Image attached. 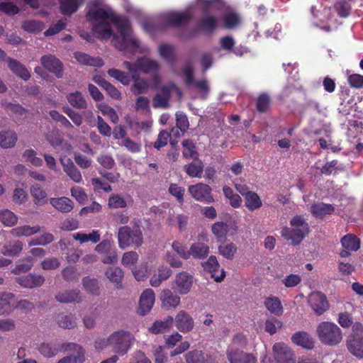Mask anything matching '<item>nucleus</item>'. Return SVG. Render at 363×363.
<instances>
[{
    "mask_svg": "<svg viewBox=\"0 0 363 363\" xmlns=\"http://www.w3.org/2000/svg\"><path fill=\"white\" fill-rule=\"evenodd\" d=\"M316 335L320 342L327 346L337 345L342 340L341 329L329 321H323L318 325Z\"/></svg>",
    "mask_w": 363,
    "mask_h": 363,
    "instance_id": "3",
    "label": "nucleus"
},
{
    "mask_svg": "<svg viewBox=\"0 0 363 363\" xmlns=\"http://www.w3.org/2000/svg\"><path fill=\"white\" fill-rule=\"evenodd\" d=\"M174 88H176L174 84H172L169 86H163L160 89V92L156 94L153 98V106L155 108H168L171 93Z\"/></svg>",
    "mask_w": 363,
    "mask_h": 363,
    "instance_id": "17",
    "label": "nucleus"
},
{
    "mask_svg": "<svg viewBox=\"0 0 363 363\" xmlns=\"http://www.w3.org/2000/svg\"><path fill=\"white\" fill-rule=\"evenodd\" d=\"M82 284L85 289V290L94 296L99 295L100 293V289L99 286V282L96 279L94 278H90L89 277H84L82 279Z\"/></svg>",
    "mask_w": 363,
    "mask_h": 363,
    "instance_id": "52",
    "label": "nucleus"
},
{
    "mask_svg": "<svg viewBox=\"0 0 363 363\" xmlns=\"http://www.w3.org/2000/svg\"><path fill=\"white\" fill-rule=\"evenodd\" d=\"M204 271L211 274V278L216 282L222 281L225 277V272L220 269V264L214 255L210 256L208 259L202 263Z\"/></svg>",
    "mask_w": 363,
    "mask_h": 363,
    "instance_id": "10",
    "label": "nucleus"
},
{
    "mask_svg": "<svg viewBox=\"0 0 363 363\" xmlns=\"http://www.w3.org/2000/svg\"><path fill=\"white\" fill-rule=\"evenodd\" d=\"M72 237L74 240H79L81 243L87 242L89 241L96 243L100 240V234L96 230H93L89 234L76 233L72 235Z\"/></svg>",
    "mask_w": 363,
    "mask_h": 363,
    "instance_id": "50",
    "label": "nucleus"
},
{
    "mask_svg": "<svg viewBox=\"0 0 363 363\" xmlns=\"http://www.w3.org/2000/svg\"><path fill=\"white\" fill-rule=\"evenodd\" d=\"M209 238L206 233L201 232L196 237V241L189 247L190 257L196 259H204L210 253Z\"/></svg>",
    "mask_w": 363,
    "mask_h": 363,
    "instance_id": "6",
    "label": "nucleus"
},
{
    "mask_svg": "<svg viewBox=\"0 0 363 363\" xmlns=\"http://www.w3.org/2000/svg\"><path fill=\"white\" fill-rule=\"evenodd\" d=\"M271 102V99L267 94H261L256 100L257 110L260 113L267 112L270 107Z\"/></svg>",
    "mask_w": 363,
    "mask_h": 363,
    "instance_id": "54",
    "label": "nucleus"
},
{
    "mask_svg": "<svg viewBox=\"0 0 363 363\" xmlns=\"http://www.w3.org/2000/svg\"><path fill=\"white\" fill-rule=\"evenodd\" d=\"M274 357L278 363H296L294 354L286 345L277 342L273 346Z\"/></svg>",
    "mask_w": 363,
    "mask_h": 363,
    "instance_id": "11",
    "label": "nucleus"
},
{
    "mask_svg": "<svg viewBox=\"0 0 363 363\" xmlns=\"http://www.w3.org/2000/svg\"><path fill=\"white\" fill-rule=\"evenodd\" d=\"M23 155L26 158V160L28 162H30L33 165L36 167L42 166V159L36 157V152L33 149L26 150Z\"/></svg>",
    "mask_w": 363,
    "mask_h": 363,
    "instance_id": "62",
    "label": "nucleus"
},
{
    "mask_svg": "<svg viewBox=\"0 0 363 363\" xmlns=\"http://www.w3.org/2000/svg\"><path fill=\"white\" fill-rule=\"evenodd\" d=\"M14 294L10 292H0V314L11 311V302L14 299Z\"/></svg>",
    "mask_w": 363,
    "mask_h": 363,
    "instance_id": "48",
    "label": "nucleus"
},
{
    "mask_svg": "<svg viewBox=\"0 0 363 363\" xmlns=\"http://www.w3.org/2000/svg\"><path fill=\"white\" fill-rule=\"evenodd\" d=\"M15 281L23 288L33 289L41 286L45 282V278L42 275L30 273L16 277Z\"/></svg>",
    "mask_w": 363,
    "mask_h": 363,
    "instance_id": "15",
    "label": "nucleus"
},
{
    "mask_svg": "<svg viewBox=\"0 0 363 363\" xmlns=\"http://www.w3.org/2000/svg\"><path fill=\"white\" fill-rule=\"evenodd\" d=\"M106 276L111 282L116 284L117 288L121 287L123 272L120 267H111L108 268Z\"/></svg>",
    "mask_w": 363,
    "mask_h": 363,
    "instance_id": "40",
    "label": "nucleus"
},
{
    "mask_svg": "<svg viewBox=\"0 0 363 363\" xmlns=\"http://www.w3.org/2000/svg\"><path fill=\"white\" fill-rule=\"evenodd\" d=\"M183 147L182 155L185 159L199 158V152L196 146L192 140H184L182 143Z\"/></svg>",
    "mask_w": 363,
    "mask_h": 363,
    "instance_id": "39",
    "label": "nucleus"
},
{
    "mask_svg": "<svg viewBox=\"0 0 363 363\" xmlns=\"http://www.w3.org/2000/svg\"><path fill=\"white\" fill-rule=\"evenodd\" d=\"M6 60L8 62L9 69L13 74L25 81L30 79V74L28 70L19 61L11 57H6Z\"/></svg>",
    "mask_w": 363,
    "mask_h": 363,
    "instance_id": "27",
    "label": "nucleus"
},
{
    "mask_svg": "<svg viewBox=\"0 0 363 363\" xmlns=\"http://www.w3.org/2000/svg\"><path fill=\"white\" fill-rule=\"evenodd\" d=\"M74 55L75 59L82 65L94 67H101L104 65L102 59L99 57H91L84 52H76Z\"/></svg>",
    "mask_w": 363,
    "mask_h": 363,
    "instance_id": "37",
    "label": "nucleus"
},
{
    "mask_svg": "<svg viewBox=\"0 0 363 363\" xmlns=\"http://www.w3.org/2000/svg\"><path fill=\"white\" fill-rule=\"evenodd\" d=\"M173 323V317L169 315L164 320H155L148 330L150 333L155 335L164 333L172 328Z\"/></svg>",
    "mask_w": 363,
    "mask_h": 363,
    "instance_id": "25",
    "label": "nucleus"
},
{
    "mask_svg": "<svg viewBox=\"0 0 363 363\" xmlns=\"http://www.w3.org/2000/svg\"><path fill=\"white\" fill-rule=\"evenodd\" d=\"M57 324L60 328L72 329L76 327L77 323L72 315H60L57 318Z\"/></svg>",
    "mask_w": 363,
    "mask_h": 363,
    "instance_id": "56",
    "label": "nucleus"
},
{
    "mask_svg": "<svg viewBox=\"0 0 363 363\" xmlns=\"http://www.w3.org/2000/svg\"><path fill=\"white\" fill-rule=\"evenodd\" d=\"M184 189L177 184H171L169 187V192L176 197L177 201L182 204L184 203Z\"/></svg>",
    "mask_w": 363,
    "mask_h": 363,
    "instance_id": "63",
    "label": "nucleus"
},
{
    "mask_svg": "<svg viewBox=\"0 0 363 363\" xmlns=\"http://www.w3.org/2000/svg\"><path fill=\"white\" fill-rule=\"evenodd\" d=\"M40 231V226L37 225L34 226H30L28 225H24L21 226H18L14 228H12L10 230V234L16 238L20 237H30Z\"/></svg>",
    "mask_w": 363,
    "mask_h": 363,
    "instance_id": "31",
    "label": "nucleus"
},
{
    "mask_svg": "<svg viewBox=\"0 0 363 363\" xmlns=\"http://www.w3.org/2000/svg\"><path fill=\"white\" fill-rule=\"evenodd\" d=\"M155 298L153 290L151 289H145L140 296L138 313L141 315H146L152 308Z\"/></svg>",
    "mask_w": 363,
    "mask_h": 363,
    "instance_id": "19",
    "label": "nucleus"
},
{
    "mask_svg": "<svg viewBox=\"0 0 363 363\" xmlns=\"http://www.w3.org/2000/svg\"><path fill=\"white\" fill-rule=\"evenodd\" d=\"M245 206L250 211H254L262 206V201L259 196L255 191L251 192L244 197Z\"/></svg>",
    "mask_w": 363,
    "mask_h": 363,
    "instance_id": "41",
    "label": "nucleus"
},
{
    "mask_svg": "<svg viewBox=\"0 0 363 363\" xmlns=\"http://www.w3.org/2000/svg\"><path fill=\"white\" fill-rule=\"evenodd\" d=\"M264 306L267 310L275 315H279L283 312L281 303L278 297L270 296L266 298Z\"/></svg>",
    "mask_w": 363,
    "mask_h": 363,
    "instance_id": "46",
    "label": "nucleus"
},
{
    "mask_svg": "<svg viewBox=\"0 0 363 363\" xmlns=\"http://www.w3.org/2000/svg\"><path fill=\"white\" fill-rule=\"evenodd\" d=\"M134 341L133 335L128 331L118 330L109 336V346L113 352L120 355L125 354Z\"/></svg>",
    "mask_w": 363,
    "mask_h": 363,
    "instance_id": "5",
    "label": "nucleus"
},
{
    "mask_svg": "<svg viewBox=\"0 0 363 363\" xmlns=\"http://www.w3.org/2000/svg\"><path fill=\"white\" fill-rule=\"evenodd\" d=\"M347 347L354 356L363 358V337L348 336Z\"/></svg>",
    "mask_w": 363,
    "mask_h": 363,
    "instance_id": "24",
    "label": "nucleus"
},
{
    "mask_svg": "<svg viewBox=\"0 0 363 363\" xmlns=\"http://www.w3.org/2000/svg\"><path fill=\"white\" fill-rule=\"evenodd\" d=\"M138 64L140 65V71L146 74L157 72L159 69L157 61L147 57H139Z\"/></svg>",
    "mask_w": 363,
    "mask_h": 363,
    "instance_id": "45",
    "label": "nucleus"
},
{
    "mask_svg": "<svg viewBox=\"0 0 363 363\" xmlns=\"http://www.w3.org/2000/svg\"><path fill=\"white\" fill-rule=\"evenodd\" d=\"M177 128L182 133L186 132L189 126L188 118L183 112H177L176 113Z\"/></svg>",
    "mask_w": 363,
    "mask_h": 363,
    "instance_id": "61",
    "label": "nucleus"
},
{
    "mask_svg": "<svg viewBox=\"0 0 363 363\" xmlns=\"http://www.w3.org/2000/svg\"><path fill=\"white\" fill-rule=\"evenodd\" d=\"M55 298L61 303H79L81 301L80 291L77 289L59 293Z\"/></svg>",
    "mask_w": 363,
    "mask_h": 363,
    "instance_id": "38",
    "label": "nucleus"
},
{
    "mask_svg": "<svg viewBox=\"0 0 363 363\" xmlns=\"http://www.w3.org/2000/svg\"><path fill=\"white\" fill-rule=\"evenodd\" d=\"M50 203L55 209L62 213H69L73 209L74 207L72 201L65 196L51 198L50 199Z\"/></svg>",
    "mask_w": 363,
    "mask_h": 363,
    "instance_id": "29",
    "label": "nucleus"
},
{
    "mask_svg": "<svg viewBox=\"0 0 363 363\" xmlns=\"http://www.w3.org/2000/svg\"><path fill=\"white\" fill-rule=\"evenodd\" d=\"M182 73L185 77V84L186 86H191L194 82V71L191 61L186 62L182 68Z\"/></svg>",
    "mask_w": 363,
    "mask_h": 363,
    "instance_id": "60",
    "label": "nucleus"
},
{
    "mask_svg": "<svg viewBox=\"0 0 363 363\" xmlns=\"http://www.w3.org/2000/svg\"><path fill=\"white\" fill-rule=\"evenodd\" d=\"M54 240V235L50 233H44L39 237L32 238L28 242V246L46 245Z\"/></svg>",
    "mask_w": 363,
    "mask_h": 363,
    "instance_id": "55",
    "label": "nucleus"
},
{
    "mask_svg": "<svg viewBox=\"0 0 363 363\" xmlns=\"http://www.w3.org/2000/svg\"><path fill=\"white\" fill-rule=\"evenodd\" d=\"M60 349L64 351L76 352V354L65 357L57 363H82L84 361V350L79 345L72 342L64 343L61 345Z\"/></svg>",
    "mask_w": 363,
    "mask_h": 363,
    "instance_id": "8",
    "label": "nucleus"
},
{
    "mask_svg": "<svg viewBox=\"0 0 363 363\" xmlns=\"http://www.w3.org/2000/svg\"><path fill=\"white\" fill-rule=\"evenodd\" d=\"M126 201L125 199L118 194H113L109 197L108 206L110 208H125L126 206Z\"/></svg>",
    "mask_w": 363,
    "mask_h": 363,
    "instance_id": "64",
    "label": "nucleus"
},
{
    "mask_svg": "<svg viewBox=\"0 0 363 363\" xmlns=\"http://www.w3.org/2000/svg\"><path fill=\"white\" fill-rule=\"evenodd\" d=\"M23 247L22 241L17 240L9 243L4 245L1 250V253L8 257H17L18 256Z\"/></svg>",
    "mask_w": 363,
    "mask_h": 363,
    "instance_id": "34",
    "label": "nucleus"
},
{
    "mask_svg": "<svg viewBox=\"0 0 363 363\" xmlns=\"http://www.w3.org/2000/svg\"><path fill=\"white\" fill-rule=\"evenodd\" d=\"M69 104L78 109H84L86 108V102L80 91H75L69 94L67 97Z\"/></svg>",
    "mask_w": 363,
    "mask_h": 363,
    "instance_id": "47",
    "label": "nucleus"
},
{
    "mask_svg": "<svg viewBox=\"0 0 363 363\" xmlns=\"http://www.w3.org/2000/svg\"><path fill=\"white\" fill-rule=\"evenodd\" d=\"M290 225L291 228L284 227L281 235L285 240L291 241L293 245H298L310 233L309 224L302 215H296L291 219Z\"/></svg>",
    "mask_w": 363,
    "mask_h": 363,
    "instance_id": "2",
    "label": "nucleus"
},
{
    "mask_svg": "<svg viewBox=\"0 0 363 363\" xmlns=\"http://www.w3.org/2000/svg\"><path fill=\"white\" fill-rule=\"evenodd\" d=\"M177 290L181 294H186L192 284V277L186 272L179 273L175 280Z\"/></svg>",
    "mask_w": 363,
    "mask_h": 363,
    "instance_id": "23",
    "label": "nucleus"
},
{
    "mask_svg": "<svg viewBox=\"0 0 363 363\" xmlns=\"http://www.w3.org/2000/svg\"><path fill=\"white\" fill-rule=\"evenodd\" d=\"M204 353L201 350H191L186 354V363H206Z\"/></svg>",
    "mask_w": 363,
    "mask_h": 363,
    "instance_id": "57",
    "label": "nucleus"
},
{
    "mask_svg": "<svg viewBox=\"0 0 363 363\" xmlns=\"http://www.w3.org/2000/svg\"><path fill=\"white\" fill-rule=\"evenodd\" d=\"M118 241L119 247L122 249L132 245L136 247L141 246L143 236L140 226L135 225L133 228L128 225L121 227L118 233Z\"/></svg>",
    "mask_w": 363,
    "mask_h": 363,
    "instance_id": "4",
    "label": "nucleus"
},
{
    "mask_svg": "<svg viewBox=\"0 0 363 363\" xmlns=\"http://www.w3.org/2000/svg\"><path fill=\"white\" fill-rule=\"evenodd\" d=\"M40 353L45 357L55 356L59 352V347L52 342H42L38 347Z\"/></svg>",
    "mask_w": 363,
    "mask_h": 363,
    "instance_id": "49",
    "label": "nucleus"
},
{
    "mask_svg": "<svg viewBox=\"0 0 363 363\" xmlns=\"http://www.w3.org/2000/svg\"><path fill=\"white\" fill-rule=\"evenodd\" d=\"M41 65L50 72L55 74L57 78L63 76V65L56 57L52 55H44L40 58Z\"/></svg>",
    "mask_w": 363,
    "mask_h": 363,
    "instance_id": "12",
    "label": "nucleus"
},
{
    "mask_svg": "<svg viewBox=\"0 0 363 363\" xmlns=\"http://www.w3.org/2000/svg\"><path fill=\"white\" fill-rule=\"evenodd\" d=\"M229 230V225L223 221H218L211 225V232L217 242H223Z\"/></svg>",
    "mask_w": 363,
    "mask_h": 363,
    "instance_id": "36",
    "label": "nucleus"
},
{
    "mask_svg": "<svg viewBox=\"0 0 363 363\" xmlns=\"http://www.w3.org/2000/svg\"><path fill=\"white\" fill-rule=\"evenodd\" d=\"M174 320L177 330L184 333L190 332L194 325L192 317L185 311H179Z\"/></svg>",
    "mask_w": 363,
    "mask_h": 363,
    "instance_id": "18",
    "label": "nucleus"
},
{
    "mask_svg": "<svg viewBox=\"0 0 363 363\" xmlns=\"http://www.w3.org/2000/svg\"><path fill=\"white\" fill-rule=\"evenodd\" d=\"M0 220L8 227H12L18 223V217L12 211L4 210L0 212Z\"/></svg>",
    "mask_w": 363,
    "mask_h": 363,
    "instance_id": "53",
    "label": "nucleus"
},
{
    "mask_svg": "<svg viewBox=\"0 0 363 363\" xmlns=\"http://www.w3.org/2000/svg\"><path fill=\"white\" fill-rule=\"evenodd\" d=\"M218 252L227 259H233L237 252V247L233 242H226L218 246Z\"/></svg>",
    "mask_w": 363,
    "mask_h": 363,
    "instance_id": "51",
    "label": "nucleus"
},
{
    "mask_svg": "<svg viewBox=\"0 0 363 363\" xmlns=\"http://www.w3.org/2000/svg\"><path fill=\"white\" fill-rule=\"evenodd\" d=\"M22 28L30 33L40 32L43 29V24L39 21L30 20L23 22Z\"/></svg>",
    "mask_w": 363,
    "mask_h": 363,
    "instance_id": "59",
    "label": "nucleus"
},
{
    "mask_svg": "<svg viewBox=\"0 0 363 363\" xmlns=\"http://www.w3.org/2000/svg\"><path fill=\"white\" fill-rule=\"evenodd\" d=\"M188 192L197 201L208 204L215 201L212 189L208 184L199 182L190 185L188 188Z\"/></svg>",
    "mask_w": 363,
    "mask_h": 363,
    "instance_id": "7",
    "label": "nucleus"
},
{
    "mask_svg": "<svg viewBox=\"0 0 363 363\" xmlns=\"http://www.w3.org/2000/svg\"><path fill=\"white\" fill-rule=\"evenodd\" d=\"M30 191L35 205L43 206L47 203V193L38 184L31 186Z\"/></svg>",
    "mask_w": 363,
    "mask_h": 363,
    "instance_id": "35",
    "label": "nucleus"
},
{
    "mask_svg": "<svg viewBox=\"0 0 363 363\" xmlns=\"http://www.w3.org/2000/svg\"><path fill=\"white\" fill-rule=\"evenodd\" d=\"M61 164L64 172L74 182L79 183L82 179V174L79 170L75 167L71 159L63 157L60 159Z\"/></svg>",
    "mask_w": 363,
    "mask_h": 363,
    "instance_id": "21",
    "label": "nucleus"
},
{
    "mask_svg": "<svg viewBox=\"0 0 363 363\" xmlns=\"http://www.w3.org/2000/svg\"><path fill=\"white\" fill-rule=\"evenodd\" d=\"M226 354L230 363H257V358L253 354L238 349L229 348Z\"/></svg>",
    "mask_w": 363,
    "mask_h": 363,
    "instance_id": "14",
    "label": "nucleus"
},
{
    "mask_svg": "<svg viewBox=\"0 0 363 363\" xmlns=\"http://www.w3.org/2000/svg\"><path fill=\"white\" fill-rule=\"evenodd\" d=\"M17 140V135L13 131L0 132V146L4 148H9L14 146Z\"/></svg>",
    "mask_w": 363,
    "mask_h": 363,
    "instance_id": "43",
    "label": "nucleus"
},
{
    "mask_svg": "<svg viewBox=\"0 0 363 363\" xmlns=\"http://www.w3.org/2000/svg\"><path fill=\"white\" fill-rule=\"evenodd\" d=\"M83 0H59V9L64 16H70L77 11Z\"/></svg>",
    "mask_w": 363,
    "mask_h": 363,
    "instance_id": "28",
    "label": "nucleus"
},
{
    "mask_svg": "<svg viewBox=\"0 0 363 363\" xmlns=\"http://www.w3.org/2000/svg\"><path fill=\"white\" fill-rule=\"evenodd\" d=\"M218 26V19L213 16H206L198 21L197 29L208 33H213Z\"/></svg>",
    "mask_w": 363,
    "mask_h": 363,
    "instance_id": "32",
    "label": "nucleus"
},
{
    "mask_svg": "<svg viewBox=\"0 0 363 363\" xmlns=\"http://www.w3.org/2000/svg\"><path fill=\"white\" fill-rule=\"evenodd\" d=\"M162 306L169 310L177 308L180 303V297L170 289H164L160 296Z\"/></svg>",
    "mask_w": 363,
    "mask_h": 363,
    "instance_id": "20",
    "label": "nucleus"
},
{
    "mask_svg": "<svg viewBox=\"0 0 363 363\" xmlns=\"http://www.w3.org/2000/svg\"><path fill=\"white\" fill-rule=\"evenodd\" d=\"M308 303L318 315L323 314L329 308V303L326 296L319 291L312 292L309 295Z\"/></svg>",
    "mask_w": 363,
    "mask_h": 363,
    "instance_id": "9",
    "label": "nucleus"
},
{
    "mask_svg": "<svg viewBox=\"0 0 363 363\" xmlns=\"http://www.w3.org/2000/svg\"><path fill=\"white\" fill-rule=\"evenodd\" d=\"M291 341L296 345L311 350L314 347L313 338L305 331H298L291 336Z\"/></svg>",
    "mask_w": 363,
    "mask_h": 363,
    "instance_id": "22",
    "label": "nucleus"
},
{
    "mask_svg": "<svg viewBox=\"0 0 363 363\" xmlns=\"http://www.w3.org/2000/svg\"><path fill=\"white\" fill-rule=\"evenodd\" d=\"M159 53L169 63L174 64L177 61L174 47L171 45L161 44L159 47Z\"/></svg>",
    "mask_w": 363,
    "mask_h": 363,
    "instance_id": "44",
    "label": "nucleus"
},
{
    "mask_svg": "<svg viewBox=\"0 0 363 363\" xmlns=\"http://www.w3.org/2000/svg\"><path fill=\"white\" fill-rule=\"evenodd\" d=\"M203 162L199 158L192 159V162L184 166L186 174L192 178H201L203 172Z\"/></svg>",
    "mask_w": 363,
    "mask_h": 363,
    "instance_id": "26",
    "label": "nucleus"
},
{
    "mask_svg": "<svg viewBox=\"0 0 363 363\" xmlns=\"http://www.w3.org/2000/svg\"><path fill=\"white\" fill-rule=\"evenodd\" d=\"M34 259L32 257H27L18 261L16 267L11 270L14 274L26 273L30 270L33 266Z\"/></svg>",
    "mask_w": 363,
    "mask_h": 363,
    "instance_id": "42",
    "label": "nucleus"
},
{
    "mask_svg": "<svg viewBox=\"0 0 363 363\" xmlns=\"http://www.w3.org/2000/svg\"><path fill=\"white\" fill-rule=\"evenodd\" d=\"M88 22L92 25V32L100 40L113 37V43L119 50H125L128 45L138 47V41L130 37V23L127 18L118 16L111 10L102 8L90 9L86 13Z\"/></svg>",
    "mask_w": 363,
    "mask_h": 363,
    "instance_id": "1",
    "label": "nucleus"
},
{
    "mask_svg": "<svg viewBox=\"0 0 363 363\" xmlns=\"http://www.w3.org/2000/svg\"><path fill=\"white\" fill-rule=\"evenodd\" d=\"M189 12H170L164 16V23L168 26L179 27L187 24L192 19Z\"/></svg>",
    "mask_w": 363,
    "mask_h": 363,
    "instance_id": "13",
    "label": "nucleus"
},
{
    "mask_svg": "<svg viewBox=\"0 0 363 363\" xmlns=\"http://www.w3.org/2000/svg\"><path fill=\"white\" fill-rule=\"evenodd\" d=\"M341 244L343 250L340 252L342 257H347L350 252L357 251L360 247V240L353 234H347L341 239Z\"/></svg>",
    "mask_w": 363,
    "mask_h": 363,
    "instance_id": "16",
    "label": "nucleus"
},
{
    "mask_svg": "<svg viewBox=\"0 0 363 363\" xmlns=\"http://www.w3.org/2000/svg\"><path fill=\"white\" fill-rule=\"evenodd\" d=\"M134 81L133 84L131 87V91L135 95H140L145 93L148 89L147 82L138 77L135 79H133Z\"/></svg>",
    "mask_w": 363,
    "mask_h": 363,
    "instance_id": "58",
    "label": "nucleus"
},
{
    "mask_svg": "<svg viewBox=\"0 0 363 363\" xmlns=\"http://www.w3.org/2000/svg\"><path fill=\"white\" fill-rule=\"evenodd\" d=\"M334 211L335 207L329 203H313L311 207V213L318 218H323L325 216L331 215Z\"/></svg>",
    "mask_w": 363,
    "mask_h": 363,
    "instance_id": "30",
    "label": "nucleus"
},
{
    "mask_svg": "<svg viewBox=\"0 0 363 363\" xmlns=\"http://www.w3.org/2000/svg\"><path fill=\"white\" fill-rule=\"evenodd\" d=\"M241 23L240 16L235 12H228L222 16V27L225 29L233 30Z\"/></svg>",
    "mask_w": 363,
    "mask_h": 363,
    "instance_id": "33",
    "label": "nucleus"
}]
</instances>
